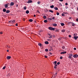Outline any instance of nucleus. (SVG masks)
I'll list each match as a JSON object with an SVG mask.
<instances>
[{
    "mask_svg": "<svg viewBox=\"0 0 78 78\" xmlns=\"http://www.w3.org/2000/svg\"><path fill=\"white\" fill-rule=\"evenodd\" d=\"M15 22V20H13V21H12V23H14V22Z\"/></svg>",
    "mask_w": 78,
    "mask_h": 78,
    "instance_id": "obj_42",
    "label": "nucleus"
},
{
    "mask_svg": "<svg viewBox=\"0 0 78 78\" xmlns=\"http://www.w3.org/2000/svg\"><path fill=\"white\" fill-rule=\"evenodd\" d=\"M29 12V10H27L26 12V14H28Z\"/></svg>",
    "mask_w": 78,
    "mask_h": 78,
    "instance_id": "obj_16",
    "label": "nucleus"
},
{
    "mask_svg": "<svg viewBox=\"0 0 78 78\" xmlns=\"http://www.w3.org/2000/svg\"><path fill=\"white\" fill-rule=\"evenodd\" d=\"M62 59V56H61L60 57V59Z\"/></svg>",
    "mask_w": 78,
    "mask_h": 78,
    "instance_id": "obj_45",
    "label": "nucleus"
},
{
    "mask_svg": "<svg viewBox=\"0 0 78 78\" xmlns=\"http://www.w3.org/2000/svg\"><path fill=\"white\" fill-rule=\"evenodd\" d=\"M8 5H9V4L8 3V4H5L4 5V6H5V8H7L8 7Z\"/></svg>",
    "mask_w": 78,
    "mask_h": 78,
    "instance_id": "obj_2",
    "label": "nucleus"
},
{
    "mask_svg": "<svg viewBox=\"0 0 78 78\" xmlns=\"http://www.w3.org/2000/svg\"><path fill=\"white\" fill-rule=\"evenodd\" d=\"M67 53V52L66 51H63V52H62L60 53V54H65V53Z\"/></svg>",
    "mask_w": 78,
    "mask_h": 78,
    "instance_id": "obj_7",
    "label": "nucleus"
},
{
    "mask_svg": "<svg viewBox=\"0 0 78 78\" xmlns=\"http://www.w3.org/2000/svg\"><path fill=\"white\" fill-rule=\"evenodd\" d=\"M69 37H72V36H71V35H69Z\"/></svg>",
    "mask_w": 78,
    "mask_h": 78,
    "instance_id": "obj_48",
    "label": "nucleus"
},
{
    "mask_svg": "<svg viewBox=\"0 0 78 78\" xmlns=\"http://www.w3.org/2000/svg\"><path fill=\"white\" fill-rule=\"evenodd\" d=\"M37 12H38L39 13H40V12H39V11H37Z\"/></svg>",
    "mask_w": 78,
    "mask_h": 78,
    "instance_id": "obj_64",
    "label": "nucleus"
},
{
    "mask_svg": "<svg viewBox=\"0 0 78 78\" xmlns=\"http://www.w3.org/2000/svg\"><path fill=\"white\" fill-rule=\"evenodd\" d=\"M44 57H45V58H48L47 56H45V55L44 56Z\"/></svg>",
    "mask_w": 78,
    "mask_h": 78,
    "instance_id": "obj_47",
    "label": "nucleus"
},
{
    "mask_svg": "<svg viewBox=\"0 0 78 78\" xmlns=\"http://www.w3.org/2000/svg\"><path fill=\"white\" fill-rule=\"evenodd\" d=\"M43 76H45V74H43Z\"/></svg>",
    "mask_w": 78,
    "mask_h": 78,
    "instance_id": "obj_56",
    "label": "nucleus"
},
{
    "mask_svg": "<svg viewBox=\"0 0 78 78\" xmlns=\"http://www.w3.org/2000/svg\"><path fill=\"white\" fill-rule=\"evenodd\" d=\"M3 12H6V9H3Z\"/></svg>",
    "mask_w": 78,
    "mask_h": 78,
    "instance_id": "obj_15",
    "label": "nucleus"
},
{
    "mask_svg": "<svg viewBox=\"0 0 78 78\" xmlns=\"http://www.w3.org/2000/svg\"><path fill=\"white\" fill-rule=\"evenodd\" d=\"M57 67V66H54V69H56Z\"/></svg>",
    "mask_w": 78,
    "mask_h": 78,
    "instance_id": "obj_44",
    "label": "nucleus"
},
{
    "mask_svg": "<svg viewBox=\"0 0 78 78\" xmlns=\"http://www.w3.org/2000/svg\"><path fill=\"white\" fill-rule=\"evenodd\" d=\"M62 49H64L65 48V47L64 46H63L62 47Z\"/></svg>",
    "mask_w": 78,
    "mask_h": 78,
    "instance_id": "obj_32",
    "label": "nucleus"
},
{
    "mask_svg": "<svg viewBox=\"0 0 78 78\" xmlns=\"http://www.w3.org/2000/svg\"><path fill=\"white\" fill-rule=\"evenodd\" d=\"M45 44H47V45L49 44V43L48 42V41H46L45 42Z\"/></svg>",
    "mask_w": 78,
    "mask_h": 78,
    "instance_id": "obj_12",
    "label": "nucleus"
},
{
    "mask_svg": "<svg viewBox=\"0 0 78 78\" xmlns=\"http://www.w3.org/2000/svg\"><path fill=\"white\" fill-rule=\"evenodd\" d=\"M7 52H9V50H7Z\"/></svg>",
    "mask_w": 78,
    "mask_h": 78,
    "instance_id": "obj_58",
    "label": "nucleus"
},
{
    "mask_svg": "<svg viewBox=\"0 0 78 78\" xmlns=\"http://www.w3.org/2000/svg\"><path fill=\"white\" fill-rule=\"evenodd\" d=\"M6 48H9L10 47L8 46V45H7V46H6Z\"/></svg>",
    "mask_w": 78,
    "mask_h": 78,
    "instance_id": "obj_21",
    "label": "nucleus"
},
{
    "mask_svg": "<svg viewBox=\"0 0 78 78\" xmlns=\"http://www.w3.org/2000/svg\"><path fill=\"white\" fill-rule=\"evenodd\" d=\"M49 53L50 54V55H52V53H51V52H49Z\"/></svg>",
    "mask_w": 78,
    "mask_h": 78,
    "instance_id": "obj_59",
    "label": "nucleus"
},
{
    "mask_svg": "<svg viewBox=\"0 0 78 78\" xmlns=\"http://www.w3.org/2000/svg\"><path fill=\"white\" fill-rule=\"evenodd\" d=\"M45 51H48V50L47 49H45Z\"/></svg>",
    "mask_w": 78,
    "mask_h": 78,
    "instance_id": "obj_33",
    "label": "nucleus"
},
{
    "mask_svg": "<svg viewBox=\"0 0 78 78\" xmlns=\"http://www.w3.org/2000/svg\"><path fill=\"white\" fill-rule=\"evenodd\" d=\"M62 32H63V33L65 32L66 30H61Z\"/></svg>",
    "mask_w": 78,
    "mask_h": 78,
    "instance_id": "obj_20",
    "label": "nucleus"
},
{
    "mask_svg": "<svg viewBox=\"0 0 78 78\" xmlns=\"http://www.w3.org/2000/svg\"><path fill=\"white\" fill-rule=\"evenodd\" d=\"M55 32H58L59 31V30L58 29H56V30H55Z\"/></svg>",
    "mask_w": 78,
    "mask_h": 78,
    "instance_id": "obj_29",
    "label": "nucleus"
},
{
    "mask_svg": "<svg viewBox=\"0 0 78 78\" xmlns=\"http://www.w3.org/2000/svg\"><path fill=\"white\" fill-rule=\"evenodd\" d=\"M78 55L77 54H75L73 56V57L76 58L78 57Z\"/></svg>",
    "mask_w": 78,
    "mask_h": 78,
    "instance_id": "obj_3",
    "label": "nucleus"
},
{
    "mask_svg": "<svg viewBox=\"0 0 78 78\" xmlns=\"http://www.w3.org/2000/svg\"><path fill=\"white\" fill-rule=\"evenodd\" d=\"M33 2V1L31 0H29L27 2L28 3H30Z\"/></svg>",
    "mask_w": 78,
    "mask_h": 78,
    "instance_id": "obj_5",
    "label": "nucleus"
},
{
    "mask_svg": "<svg viewBox=\"0 0 78 78\" xmlns=\"http://www.w3.org/2000/svg\"><path fill=\"white\" fill-rule=\"evenodd\" d=\"M48 20H50H50H52V19H51V18H48Z\"/></svg>",
    "mask_w": 78,
    "mask_h": 78,
    "instance_id": "obj_26",
    "label": "nucleus"
},
{
    "mask_svg": "<svg viewBox=\"0 0 78 78\" xmlns=\"http://www.w3.org/2000/svg\"><path fill=\"white\" fill-rule=\"evenodd\" d=\"M69 55L70 56H73V54H69Z\"/></svg>",
    "mask_w": 78,
    "mask_h": 78,
    "instance_id": "obj_25",
    "label": "nucleus"
},
{
    "mask_svg": "<svg viewBox=\"0 0 78 78\" xmlns=\"http://www.w3.org/2000/svg\"><path fill=\"white\" fill-rule=\"evenodd\" d=\"M61 26H62V27H63L64 25V24L63 23H61Z\"/></svg>",
    "mask_w": 78,
    "mask_h": 78,
    "instance_id": "obj_19",
    "label": "nucleus"
},
{
    "mask_svg": "<svg viewBox=\"0 0 78 78\" xmlns=\"http://www.w3.org/2000/svg\"><path fill=\"white\" fill-rule=\"evenodd\" d=\"M29 22H32L33 21V19H30V20H29Z\"/></svg>",
    "mask_w": 78,
    "mask_h": 78,
    "instance_id": "obj_10",
    "label": "nucleus"
},
{
    "mask_svg": "<svg viewBox=\"0 0 78 78\" xmlns=\"http://www.w3.org/2000/svg\"><path fill=\"white\" fill-rule=\"evenodd\" d=\"M9 23H12V20L9 21Z\"/></svg>",
    "mask_w": 78,
    "mask_h": 78,
    "instance_id": "obj_36",
    "label": "nucleus"
},
{
    "mask_svg": "<svg viewBox=\"0 0 78 78\" xmlns=\"http://www.w3.org/2000/svg\"><path fill=\"white\" fill-rule=\"evenodd\" d=\"M0 34H3V32H0Z\"/></svg>",
    "mask_w": 78,
    "mask_h": 78,
    "instance_id": "obj_46",
    "label": "nucleus"
},
{
    "mask_svg": "<svg viewBox=\"0 0 78 78\" xmlns=\"http://www.w3.org/2000/svg\"><path fill=\"white\" fill-rule=\"evenodd\" d=\"M73 38L75 40H77V39L78 38V37L76 36V37H73Z\"/></svg>",
    "mask_w": 78,
    "mask_h": 78,
    "instance_id": "obj_6",
    "label": "nucleus"
},
{
    "mask_svg": "<svg viewBox=\"0 0 78 78\" xmlns=\"http://www.w3.org/2000/svg\"><path fill=\"white\" fill-rule=\"evenodd\" d=\"M53 19V20L55 19V17H53L51 19Z\"/></svg>",
    "mask_w": 78,
    "mask_h": 78,
    "instance_id": "obj_49",
    "label": "nucleus"
},
{
    "mask_svg": "<svg viewBox=\"0 0 78 78\" xmlns=\"http://www.w3.org/2000/svg\"><path fill=\"white\" fill-rule=\"evenodd\" d=\"M16 7H18V5H16Z\"/></svg>",
    "mask_w": 78,
    "mask_h": 78,
    "instance_id": "obj_60",
    "label": "nucleus"
},
{
    "mask_svg": "<svg viewBox=\"0 0 78 78\" xmlns=\"http://www.w3.org/2000/svg\"><path fill=\"white\" fill-rule=\"evenodd\" d=\"M50 8H53L54 7V5H52L51 6H50Z\"/></svg>",
    "mask_w": 78,
    "mask_h": 78,
    "instance_id": "obj_18",
    "label": "nucleus"
},
{
    "mask_svg": "<svg viewBox=\"0 0 78 78\" xmlns=\"http://www.w3.org/2000/svg\"><path fill=\"white\" fill-rule=\"evenodd\" d=\"M34 17H36V15H34Z\"/></svg>",
    "mask_w": 78,
    "mask_h": 78,
    "instance_id": "obj_55",
    "label": "nucleus"
},
{
    "mask_svg": "<svg viewBox=\"0 0 78 78\" xmlns=\"http://www.w3.org/2000/svg\"><path fill=\"white\" fill-rule=\"evenodd\" d=\"M48 21L47 20H44V22H45V23H47Z\"/></svg>",
    "mask_w": 78,
    "mask_h": 78,
    "instance_id": "obj_23",
    "label": "nucleus"
},
{
    "mask_svg": "<svg viewBox=\"0 0 78 78\" xmlns=\"http://www.w3.org/2000/svg\"><path fill=\"white\" fill-rule=\"evenodd\" d=\"M74 50H76V48H74Z\"/></svg>",
    "mask_w": 78,
    "mask_h": 78,
    "instance_id": "obj_51",
    "label": "nucleus"
},
{
    "mask_svg": "<svg viewBox=\"0 0 78 78\" xmlns=\"http://www.w3.org/2000/svg\"><path fill=\"white\" fill-rule=\"evenodd\" d=\"M14 5V2H12L10 3V6H13Z\"/></svg>",
    "mask_w": 78,
    "mask_h": 78,
    "instance_id": "obj_9",
    "label": "nucleus"
},
{
    "mask_svg": "<svg viewBox=\"0 0 78 78\" xmlns=\"http://www.w3.org/2000/svg\"><path fill=\"white\" fill-rule=\"evenodd\" d=\"M54 9H55V10H58V8L57 7H54Z\"/></svg>",
    "mask_w": 78,
    "mask_h": 78,
    "instance_id": "obj_11",
    "label": "nucleus"
},
{
    "mask_svg": "<svg viewBox=\"0 0 78 78\" xmlns=\"http://www.w3.org/2000/svg\"><path fill=\"white\" fill-rule=\"evenodd\" d=\"M55 76H54L53 77V78H55L56 77V76H57V73H56L55 74Z\"/></svg>",
    "mask_w": 78,
    "mask_h": 78,
    "instance_id": "obj_13",
    "label": "nucleus"
},
{
    "mask_svg": "<svg viewBox=\"0 0 78 78\" xmlns=\"http://www.w3.org/2000/svg\"><path fill=\"white\" fill-rule=\"evenodd\" d=\"M16 27H17V26H18V24H17V23L16 24Z\"/></svg>",
    "mask_w": 78,
    "mask_h": 78,
    "instance_id": "obj_43",
    "label": "nucleus"
},
{
    "mask_svg": "<svg viewBox=\"0 0 78 78\" xmlns=\"http://www.w3.org/2000/svg\"><path fill=\"white\" fill-rule=\"evenodd\" d=\"M53 26L54 27H56V26H57V24H53Z\"/></svg>",
    "mask_w": 78,
    "mask_h": 78,
    "instance_id": "obj_14",
    "label": "nucleus"
},
{
    "mask_svg": "<svg viewBox=\"0 0 78 78\" xmlns=\"http://www.w3.org/2000/svg\"><path fill=\"white\" fill-rule=\"evenodd\" d=\"M55 28H53V27H48V29L50 30H53V31H55Z\"/></svg>",
    "mask_w": 78,
    "mask_h": 78,
    "instance_id": "obj_1",
    "label": "nucleus"
},
{
    "mask_svg": "<svg viewBox=\"0 0 78 78\" xmlns=\"http://www.w3.org/2000/svg\"><path fill=\"white\" fill-rule=\"evenodd\" d=\"M49 12H52V13H53V11L51 10H49Z\"/></svg>",
    "mask_w": 78,
    "mask_h": 78,
    "instance_id": "obj_24",
    "label": "nucleus"
},
{
    "mask_svg": "<svg viewBox=\"0 0 78 78\" xmlns=\"http://www.w3.org/2000/svg\"><path fill=\"white\" fill-rule=\"evenodd\" d=\"M69 58L70 59H71L72 58V57H71V56H69Z\"/></svg>",
    "mask_w": 78,
    "mask_h": 78,
    "instance_id": "obj_40",
    "label": "nucleus"
},
{
    "mask_svg": "<svg viewBox=\"0 0 78 78\" xmlns=\"http://www.w3.org/2000/svg\"><path fill=\"white\" fill-rule=\"evenodd\" d=\"M77 34H74V37H75H75H76V36H77Z\"/></svg>",
    "mask_w": 78,
    "mask_h": 78,
    "instance_id": "obj_34",
    "label": "nucleus"
},
{
    "mask_svg": "<svg viewBox=\"0 0 78 78\" xmlns=\"http://www.w3.org/2000/svg\"><path fill=\"white\" fill-rule=\"evenodd\" d=\"M68 5V3H66L65 5Z\"/></svg>",
    "mask_w": 78,
    "mask_h": 78,
    "instance_id": "obj_50",
    "label": "nucleus"
},
{
    "mask_svg": "<svg viewBox=\"0 0 78 78\" xmlns=\"http://www.w3.org/2000/svg\"><path fill=\"white\" fill-rule=\"evenodd\" d=\"M57 64H58V65H59V64H60V62H57Z\"/></svg>",
    "mask_w": 78,
    "mask_h": 78,
    "instance_id": "obj_41",
    "label": "nucleus"
},
{
    "mask_svg": "<svg viewBox=\"0 0 78 78\" xmlns=\"http://www.w3.org/2000/svg\"><path fill=\"white\" fill-rule=\"evenodd\" d=\"M57 16H59V13L58 12H57Z\"/></svg>",
    "mask_w": 78,
    "mask_h": 78,
    "instance_id": "obj_30",
    "label": "nucleus"
},
{
    "mask_svg": "<svg viewBox=\"0 0 78 78\" xmlns=\"http://www.w3.org/2000/svg\"><path fill=\"white\" fill-rule=\"evenodd\" d=\"M72 26H75V24L73 23V24H72Z\"/></svg>",
    "mask_w": 78,
    "mask_h": 78,
    "instance_id": "obj_52",
    "label": "nucleus"
},
{
    "mask_svg": "<svg viewBox=\"0 0 78 78\" xmlns=\"http://www.w3.org/2000/svg\"><path fill=\"white\" fill-rule=\"evenodd\" d=\"M44 19H47V16H43Z\"/></svg>",
    "mask_w": 78,
    "mask_h": 78,
    "instance_id": "obj_22",
    "label": "nucleus"
},
{
    "mask_svg": "<svg viewBox=\"0 0 78 78\" xmlns=\"http://www.w3.org/2000/svg\"><path fill=\"white\" fill-rule=\"evenodd\" d=\"M11 57L10 56H8L6 57L7 59H10Z\"/></svg>",
    "mask_w": 78,
    "mask_h": 78,
    "instance_id": "obj_4",
    "label": "nucleus"
},
{
    "mask_svg": "<svg viewBox=\"0 0 78 78\" xmlns=\"http://www.w3.org/2000/svg\"><path fill=\"white\" fill-rule=\"evenodd\" d=\"M76 20L77 21V22H78V19H76Z\"/></svg>",
    "mask_w": 78,
    "mask_h": 78,
    "instance_id": "obj_53",
    "label": "nucleus"
},
{
    "mask_svg": "<svg viewBox=\"0 0 78 78\" xmlns=\"http://www.w3.org/2000/svg\"><path fill=\"white\" fill-rule=\"evenodd\" d=\"M10 12V11H9V10H7L6 11V13H9V12Z\"/></svg>",
    "mask_w": 78,
    "mask_h": 78,
    "instance_id": "obj_17",
    "label": "nucleus"
},
{
    "mask_svg": "<svg viewBox=\"0 0 78 78\" xmlns=\"http://www.w3.org/2000/svg\"><path fill=\"white\" fill-rule=\"evenodd\" d=\"M54 66H55V67H57V64H54Z\"/></svg>",
    "mask_w": 78,
    "mask_h": 78,
    "instance_id": "obj_38",
    "label": "nucleus"
},
{
    "mask_svg": "<svg viewBox=\"0 0 78 78\" xmlns=\"http://www.w3.org/2000/svg\"><path fill=\"white\" fill-rule=\"evenodd\" d=\"M54 63H55V64H56L57 63V61H55L54 62Z\"/></svg>",
    "mask_w": 78,
    "mask_h": 78,
    "instance_id": "obj_37",
    "label": "nucleus"
},
{
    "mask_svg": "<svg viewBox=\"0 0 78 78\" xmlns=\"http://www.w3.org/2000/svg\"><path fill=\"white\" fill-rule=\"evenodd\" d=\"M60 2H62L64 0H59Z\"/></svg>",
    "mask_w": 78,
    "mask_h": 78,
    "instance_id": "obj_54",
    "label": "nucleus"
},
{
    "mask_svg": "<svg viewBox=\"0 0 78 78\" xmlns=\"http://www.w3.org/2000/svg\"><path fill=\"white\" fill-rule=\"evenodd\" d=\"M62 16H65V15L63 13V14H62Z\"/></svg>",
    "mask_w": 78,
    "mask_h": 78,
    "instance_id": "obj_39",
    "label": "nucleus"
},
{
    "mask_svg": "<svg viewBox=\"0 0 78 78\" xmlns=\"http://www.w3.org/2000/svg\"><path fill=\"white\" fill-rule=\"evenodd\" d=\"M23 9L25 10L26 9H27V7H26V6H25L23 8Z\"/></svg>",
    "mask_w": 78,
    "mask_h": 78,
    "instance_id": "obj_27",
    "label": "nucleus"
},
{
    "mask_svg": "<svg viewBox=\"0 0 78 78\" xmlns=\"http://www.w3.org/2000/svg\"><path fill=\"white\" fill-rule=\"evenodd\" d=\"M66 9H67V8H68V7H66Z\"/></svg>",
    "mask_w": 78,
    "mask_h": 78,
    "instance_id": "obj_61",
    "label": "nucleus"
},
{
    "mask_svg": "<svg viewBox=\"0 0 78 78\" xmlns=\"http://www.w3.org/2000/svg\"><path fill=\"white\" fill-rule=\"evenodd\" d=\"M38 45L39 46H40L41 47L42 46V44L41 43H38Z\"/></svg>",
    "mask_w": 78,
    "mask_h": 78,
    "instance_id": "obj_8",
    "label": "nucleus"
},
{
    "mask_svg": "<svg viewBox=\"0 0 78 78\" xmlns=\"http://www.w3.org/2000/svg\"><path fill=\"white\" fill-rule=\"evenodd\" d=\"M5 68H6V66H5L3 67L2 69H3V70H4V69H5Z\"/></svg>",
    "mask_w": 78,
    "mask_h": 78,
    "instance_id": "obj_35",
    "label": "nucleus"
},
{
    "mask_svg": "<svg viewBox=\"0 0 78 78\" xmlns=\"http://www.w3.org/2000/svg\"><path fill=\"white\" fill-rule=\"evenodd\" d=\"M48 41H50V40L49 39H48Z\"/></svg>",
    "mask_w": 78,
    "mask_h": 78,
    "instance_id": "obj_63",
    "label": "nucleus"
},
{
    "mask_svg": "<svg viewBox=\"0 0 78 78\" xmlns=\"http://www.w3.org/2000/svg\"><path fill=\"white\" fill-rule=\"evenodd\" d=\"M48 35H49V36H51V35L49 34H48Z\"/></svg>",
    "mask_w": 78,
    "mask_h": 78,
    "instance_id": "obj_57",
    "label": "nucleus"
},
{
    "mask_svg": "<svg viewBox=\"0 0 78 78\" xmlns=\"http://www.w3.org/2000/svg\"><path fill=\"white\" fill-rule=\"evenodd\" d=\"M63 13L64 14H67V13L66 12H64Z\"/></svg>",
    "mask_w": 78,
    "mask_h": 78,
    "instance_id": "obj_62",
    "label": "nucleus"
},
{
    "mask_svg": "<svg viewBox=\"0 0 78 78\" xmlns=\"http://www.w3.org/2000/svg\"><path fill=\"white\" fill-rule=\"evenodd\" d=\"M51 37H52V35H51L49 37V39H51Z\"/></svg>",
    "mask_w": 78,
    "mask_h": 78,
    "instance_id": "obj_31",
    "label": "nucleus"
},
{
    "mask_svg": "<svg viewBox=\"0 0 78 78\" xmlns=\"http://www.w3.org/2000/svg\"><path fill=\"white\" fill-rule=\"evenodd\" d=\"M40 3H41V2L40 1H38L37 2V4H38V5H40Z\"/></svg>",
    "mask_w": 78,
    "mask_h": 78,
    "instance_id": "obj_28",
    "label": "nucleus"
}]
</instances>
